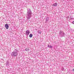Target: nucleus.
<instances>
[{
	"label": "nucleus",
	"mask_w": 74,
	"mask_h": 74,
	"mask_svg": "<svg viewBox=\"0 0 74 74\" xmlns=\"http://www.w3.org/2000/svg\"><path fill=\"white\" fill-rule=\"evenodd\" d=\"M27 12L26 15V18L27 20H29L30 19V18L32 17V10L30 9H27Z\"/></svg>",
	"instance_id": "f257e3e1"
},
{
	"label": "nucleus",
	"mask_w": 74,
	"mask_h": 74,
	"mask_svg": "<svg viewBox=\"0 0 74 74\" xmlns=\"http://www.w3.org/2000/svg\"><path fill=\"white\" fill-rule=\"evenodd\" d=\"M18 55V50L15 49L11 53L12 56H16Z\"/></svg>",
	"instance_id": "f03ea898"
},
{
	"label": "nucleus",
	"mask_w": 74,
	"mask_h": 74,
	"mask_svg": "<svg viewBox=\"0 0 74 74\" xmlns=\"http://www.w3.org/2000/svg\"><path fill=\"white\" fill-rule=\"evenodd\" d=\"M60 36H61V37H63L64 36V32L63 31H60Z\"/></svg>",
	"instance_id": "7ed1b4c3"
},
{
	"label": "nucleus",
	"mask_w": 74,
	"mask_h": 74,
	"mask_svg": "<svg viewBox=\"0 0 74 74\" xmlns=\"http://www.w3.org/2000/svg\"><path fill=\"white\" fill-rule=\"evenodd\" d=\"M5 27L6 29H8V28H9V25H8V24H6L5 25Z\"/></svg>",
	"instance_id": "20e7f679"
},
{
	"label": "nucleus",
	"mask_w": 74,
	"mask_h": 74,
	"mask_svg": "<svg viewBox=\"0 0 74 74\" xmlns=\"http://www.w3.org/2000/svg\"><path fill=\"white\" fill-rule=\"evenodd\" d=\"M25 33L27 36H28L30 33V31L29 30H27L26 32Z\"/></svg>",
	"instance_id": "39448f33"
},
{
	"label": "nucleus",
	"mask_w": 74,
	"mask_h": 74,
	"mask_svg": "<svg viewBox=\"0 0 74 74\" xmlns=\"http://www.w3.org/2000/svg\"><path fill=\"white\" fill-rule=\"evenodd\" d=\"M58 5V4L57 3H54L53 5V6H54V7H56V6H57Z\"/></svg>",
	"instance_id": "423d86ee"
},
{
	"label": "nucleus",
	"mask_w": 74,
	"mask_h": 74,
	"mask_svg": "<svg viewBox=\"0 0 74 74\" xmlns=\"http://www.w3.org/2000/svg\"><path fill=\"white\" fill-rule=\"evenodd\" d=\"M37 32H38V33L39 34H41V31L38 30L37 31Z\"/></svg>",
	"instance_id": "0eeeda50"
},
{
	"label": "nucleus",
	"mask_w": 74,
	"mask_h": 74,
	"mask_svg": "<svg viewBox=\"0 0 74 74\" xmlns=\"http://www.w3.org/2000/svg\"><path fill=\"white\" fill-rule=\"evenodd\" d=\"M29 37L30 38H32V37H33V34H31L29 35Z\"/></svg>",
	"instance_id": "6e6552de"
},
{
	"label": "nucleus",
	"mask_w": 74,
	"mask_h": 74,
	"mask_svg": "<svg viewBox=\"0 0 74 74\" xmlns=\"http://www.w3.org/2000/svg\"><path fill=\"white\" fill-rule=\"evenodd\" d=\"M49 20V18L48 17H47L46 19V22H47V21H48V20Z\"/></svg>",
	"instance_id": "1a4fd4ad"
},
{
	"label": "nucleus",
	"mask_w": 74,
	"mask_h": 74,
	"mask_svg": "<svg viewBox=\"0 0 74 74\" xmlns=\"http://www.w3.org/2000/svg\"><path fill=\"white\" fill-rule=\"evenodd\" d=\"M25 50L26 51H29V49L26 48L25 49Z\"/></svg>",
	"instance_id": "9d476101"
},
{
	"label": "nucleus",
	"mask_w": 74,
	"mask_h": 74,
	"mask_svg": "<svg viewBox=\"0 0 74 74\" xmlns=\"http://www.w3.org/2000/svg\"><path fill=\"white\" fill-rule=\"evenodd\" d=\"M50 48H52V46H51V45H50V47H49Z\"/></svg>",
	"instance_id": "9b49d317"
},
{
	"label": "nucleus",
	"mask_w": 74,
	"mask_h": 74,
	"mask_svg": "<svg viewBox=\"0 0 74 74\" xmlns=\"http://www.w3.org/2000/svg\"><path fill=\"white\" fill-rule=\"evenodd\" d=\"M8 64H9V63H8V61H7L6 62V65H8Z\"/></svg>",
	"instance_id": "f8f14e48"
},
{
	"label": "nucleus",
	"mask_w": 74,
	"mask_h": 74,
	"mask_svg": "<svg viewBox=\"0 0 74 74\" xmlns=\"http://www.w3.org/2000/svg\"><path fill=\"white\" fill-rule=\"evenodd\" d=\"M64 68H63L62 69V71H64Z\"/></svg>",
	"instance_id": "ddd939ff"
},
{
	"label": "nucleus",
	"mask_w": 74,
	"mask_h": 74,
	"mask_svg": "<svg viewBox=\"0 0 74 74\" xmlns=\"http://www.w3.org/2000/svg\"><path fill=\"white\" fill-rule=\"evenodd\" d=\"M50 47V46H49V45H48V46H47V47H48V48H49Z\"/></svg>",
	"instance_id": "4468645a"
},
{
	"label": "nucleus",
	"mask_w": 74,
	"mask_h": 74,
	"mask_svg": "<svg viewBox=\"0 0 74 74\" xmlns=\"http://www.w3.org/2000/svg\"><path fill=\"white\" fill-rule=\"evenodd\" d=\"M71 17H70V18L71 19H73V18H71Z\"/></svg>",
	"instance_id": "2eb2a0df"
},
{
	"label": "nucleus",
	"mask_w": 74,
	"mask_h": 74,
	"mask_svg": "<svg viewBox=\"0 0 74 74\" xmlns=\"http://www.w3.org/2000/svg\"><path fill=\"white\" fill-rule=\"evenodd\" d=\"M72 23H73V24H74V21H73V22H72Z\"/></svg>",
	"instance_id": "dca6fc26"
},
{
	"label": "nucleus",
	"mask_w": 74,
	"mask_h": 74,
	"mask_svg": "<svg viewBox=\"0 0 74 74\" xmlns=\"http://www.w3.org/2000/svg\"><path fill=\"white\" fill-rule=\"evenodd\" d=\"M73 71H74V69H73Z\"/></svg>",
	"instance_id": "f3484780"
}]
</instances>
